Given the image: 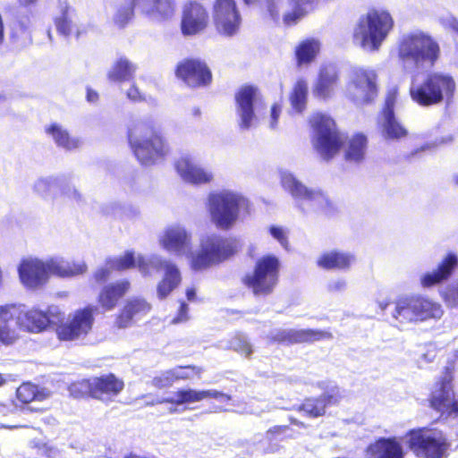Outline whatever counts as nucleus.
I'll list each match as a JSON object with an SVG mask.
<instances>
[{
	"label": "nucleus",
	"instance_id": "f257e3e1",
	"mask_svg": "<svg viewBox=\"0 0 458 458\" xmlns=\"http://www.w3.org/2000/svg\"><path fill=\"white\" fill-rule=\"evenodd\" d=\"M161 246L167 251L178 256L187 255L190 268L195 272H202L217 266L238 252L235 239L217 234H211L200 240L197 250L191 251V234L182 226L167 227L159 239Z\"/></svg>",
	"mask_w": 458,
	"mask_h": 458
},
{
	"label": "nucleus",
	"instance_id": "f03ea898",
	"mask_svg": "<svg viewBox=\"0 0 458 458\" xmlns=\"http://www.w3.org/2000/svg\"><path fill=\"white\" fill-rule=\"evenodd\" d=\"M456 83L449 73L431 72L421 81H412L409 95L413 103L419 106L430 107L445 103L450 105L454 100Z\"/></svg>",
	"mask_w": 458,
	"mask_h": 458
},
{
	"label": "nucleus",
	"instance_id": "7ed1b4c3",
	"mask_svg": "<svg viewBox=\"0 0 458 458\" xmlns=\"http://www.w3.org/2000/svg\"><path fill=\"white\" fill-rule=\"evenodd\" d=\"M127 137L133 154L142 165H153L168 152L161 130L153 122L142 121L133 124L128 130Z\"/></svg>",
	"mask_w": 458,
	"mask_h": 458
},
{
	"label": "nucleus",
	"instance_id": "20e7f679",
	"mask_svg": "<svg viewBox=\"0 0 458 458\" xmlns=\"http://www.w3.org/2000/svg\"><path fill=\"white\" fill-rule=\"evenodd\" d=\"M394 26V18L387 10L369 8L359 17L352 30V40L363 49L377 51Z\"/></svg>",
	"mask_w": 458,
	"mask_h": 458
},
{
	"label": "nucleus",
	"instance_id": "39448f33",
	"mask_svg": "<svg viewBox=\"0 0 458 458\" xmlns=\"http://www.w3.org/2000/svg\"><path fill=\"white\" fill-rule=\"evenodd\" d=\"M405 439L408 450L415 458H446L452 447L449 434L432 425L409 429Z\"/></svg>",
	"mask_w": 458,
	"mask_h": 458
},
{
	"label": "nucleus",
	"instance_id": "423d86ee",
	"mask_svg": "<svg viewBox=\"0 0 458 458\" xmlns=\"http://www.w3.org/2000/svg\"><path fill=\"white\" fill-rule=\"evenodd\" d=\"M439 55L438 43L422 31L408 33L403 36L397 44V57L403 66H418L424 62L433 65Z\"/></svg>",
	"mask_w": 458,
	"mask_h": 458
},
{
	"label": "nucleus",
	"instance_id": "0eeeda50",
	"mask_svg": "<svg viewBox=\"0 0 458 458\" xmlns=\"http://www.w3.org/2000/svg\"><path fill=\"white\" fill-rule=\"evenodd\" d=\"M281 263L273 254L259 258L251 273L242 278V283L255 296H267L273 293L279 282Z\"/></svg>",
	"mask_w": 458,
	"mask_h": 458
},
{
	"label": "nucleus",
	"instance_id": "6e6552de",
	"mask_svg": "<svg viewBox=\"0 0 458 458\" xmlns=\"http://www.w3.org/2000/svg\"><path fill=\"white\" fill-rule=\"evenodd\" d=\"M124 388V382L114 373L103 374L72 382L69 386L75 398H92L99 401H111Z\"/></svg>",
	"mask_w": 458,
	"mask_h": 458
},
{
	"label": "nucleus",
	"instance_id": "1a4fd4ad",
	"mask_svg": "<svg viewBox=\"0 0 458 458\" xmlns=\"http://www.w3.org/2000/svg\"><path fill=\"white\" fill-rule=\"evenodd\" d=\"M310 124L316 134L314 148L324 160L333 159L346 142L335 120L325 114L318 113L310 117Z\"/></svg>",
	"mask_w": 458,
	"mask_h": 458
},
{
	"label": "nucleus",
	"instance_id": "9d476101",
	"mask_svg": "<svg viewBox=\"0 0 458 458\" xmlns=\"http://www.w3.org/2000/svg\"><path fill=\"white\" fill-rule=\"evenodd\" d=\"M242 198L232 191L211 192L208 197V211L217 229L228 231L237 222Z\"/></svg>",
	"mask_w": 458,
	"mask_h": 458
},
{
	"label": "nucleus",
	"instance_id": "9b49d317",
	"mask_svg": "<svg viewBox=\"0 0 458 458\" xmlns=\"http://www.w3.org/2000/svg\"><path fill=\"white\" fill-rule=\"evenodd\" d=\"M98 307L89 304L75 310L69 318L56 326L55 332L61 341H75L90 334L95 323Z\"/></svg>",
	"mask_w": 458,
	"mask_h": 458
},
{
	"label": "nucleus",
	"instance_id": "f8f14e48",
	"mask_svg": "<svg viewBox=\"0 0 458 458\" xmlns=\"http://www.w3.org/2000/svg\"><path fill=\"white\" fill-rule=\"evenodd\" d=\"M174 74L186 87L196 89L208 88L213 83V72L208 63L199 57H186L178 62Z\"/></svg>",
	"mask_w": 458,
	"mask_h": 458
},
{
	"label": "nucleus",
	"instance_id": "ddd939ff",
	"mask_svg": "<svg viewBox=\"0 0 458 458\" xmlns=\"http://www.w3.org/2000/svg\"><path fill=\"white\" fill-rule=\"evenodd\" d=\"M377 81V75L374 71L362 68L354 70L348 83L350 98L360 105L370 104L378 95Z\"/></svg>",
	"mask_w": 458,
	"mask_h": 458
},
{
	"label": "nucleus",
	"instance_id": "4468645a",
	"mask_svg": "<svg viewBox=\"0 0 458 458\" xmlns=\"http://www.w3.org/2000/svg\"><path fill=\"white\" fill-rule=\"evenodd\" d=\"M212 16L214 26L220 35L233 37L238 33L242 16L234 0H215Z\"/></svg>",
	"mask_w": 458,
	"mask_h": 458
},
{
	"label": "nucleus",
	"instance_id": "2eb2a0df",
	"mask_svg": "<svg viewBox=\"0 0 458 458\" xmlns=\"http://www.w3.org/2000/svg\"><path fill=\"white\" fill-rule=\"evenodd\" d=\"M261 99L259 89L253 84L242 85L234 94L236 113L239 116V126L250 129L256 119L255 104Z\"/></svg>",
	"mask_w": 458,
	"mask_h": 458
},
{
	"label": "nucleus",
	"instance_id": "dca6fc26",
	"mask_svg": "<svg viewBox=\"0 0 458 458\" xmlns=\"http://www.w3.org/2000/svg\"><path fill=\"white\" fill-rule=\"evenodd\" d=\"M276 0H266L267 11L275 21L282 18L285 27H293L298 24L304 17L315 8L314 0H286V9L282 15L276 4Z\"/></svg>",
	"mask_w": 458,
	"mask_h": 458
},
{
	"label": "nucleus",
	"instance_id": "f3484780",
	"mask_svg": "<svg viewBox=\"0 0 458 458\" xmlns=\"http://www.w3.org/2000/svg\"><path fill=\"white\" fill-rule=\"evenodd\" d=\"M208 13L203 4L188 2L182 9L181 30L184 36H192L203 31L208 23Z\"/></svg>",
	"mask_w": 458,
	"mask_h": 458
},
{
	"label": "nucleus",
	"instance_id": "a211bd4d",
	"mask_svg": "<svg viewBox=\"0 0 458 458\" xmlns=\"http://www.w3.org/2000/svg\"><path fill=\"white\" fill-rule=\"evenodd\" d=\"M333 335L329 331L318 329H282L276 332L271 340L274 343L292 345L297 344H311L322 340L331 339Z\"/></svg>",
	"mask_w": 458,
	"mask_h": 458
},
{
	"label": "nucleus",
	"instance_id": "6ab92c4d",
	"mask_svg": "<svg viewBox=\"0 0 458 458\" xmlns=\"http://www.w3.org/2000/svg\"><path fill=\"white\" fill-rule=\"evenodd\" d=\"M131 282L128 279H121L106 284L99 290L97 296L98 310L111 311L114 310L131 290Z\"/></svg>",
	"mask_w": 458,
	"mask_h": 458
},
{
	"label": "nucleus",
	"instance_id": "aec40b11",
	"mask_svg": "<svg viewBox=\"0 0 458 458\" xmlns=\"http://www.w3.org/2000/svg\"><path fill=\"white\" fill-rule=\"evenodd\" d=\"M458 267V257L454 252H448L437 267L420 276V282L422 287L430 288L448 280Z\"/></svg>",
	"mask_w": 458,
	"mask_h": 458
},
{
	"label": "nucleus",
	"instance_id": "412c9836",
	"mask_svg": "<svg viewBox=\"0 0 458 458\" xmlns=\"http://www.w3.org/2000/svg\"><path fill=\"white\" fill-rule=\"evenodd\" d=\"M18 270L21 283L30 288H36L48 279L47 263L39 259L22 260Z\"/></svg>",
	"mask_w": 458,
	"mask_h": 458
},
{
	"label": "nucleus",
	"instance_id": "4be33fe9",
	"mask_svg": "<svg viewBox=\"0 0 458 458\" xmlns=\"http://www.w3.org/2000/svg\"><path fill=\"white\" fill-rule=\"evenodd\" d=\"M150 309V304L143 299H130L116 314L114 327L118 329L127 328L133 324L135 318L147 314Z\"/></svg>",
	"mask_w": 458,
	"mask_h": 458
},
{
	"label": "nucleus",
	"instance_id": "5701e85b",
	"mask_svg": "<svg viewBox=\"0 0 458 458\" xmlns=\"http://www.w3.org/2000/svg\"><path fill=\"white\" fill-rule=\"evenodd\" d=\"M175 168L185 181L194 184L208 183L212 181L211 173L198 166L190 157L184 156L177 159Z\"/></svg>",
	"mask_w": 458,
	"mask_h": 458
},
{
	"label": "nucleus",
	"instance_id": "b1692460",
	"mask_svg": "<svg viewBox=\"0 0 458 458\" xmlns=\"http://www.w3.org/2000/svg\"><path fill=\"white\" fill-rule=\"evenodd\" d=\"M355 261V256L339 250L324 251L316 261L324 270H348Z\"/></svg>",
	"mask_w": 458,
	"mask_h": 458
},
{
	"label": "nucleus",
	"instance_id": "393cba45",
	"mask_svg": "<svg viewBox=\"0 0 458 458\" xmlns=\"http://www.w3.org/2000/svg\"><path fill=\"white\" fill-rule=\"evenodd\" d=\"M213 398L221 403H228L232 400V396L228 394L217 390H200L194 389H180L175 393L174 400H167V403H175L177 405L200 402L204 399Z\"/></svg>",
	"mask_w": 458,
	"mask_h": 458
},
{
	"label": "nucleus",
	"instance_id": "a878e982",
	"mask_svg": "<svg viewBox=\"0 0 458 458\" xmlns=\"http://www.w3.org/2000/svg\"><path fill=\"white\" fill-rule=\"evenodd\" d=\"M449 390L437 389L428 398L429 406L445 417L458 416V401L454 400Z\"/></svg>",
	"mask_w": 458,
	"mask_h": 458
},
{
	"label": "nucleus",
	"instance_id": "bb28decb",
	"mask_svg": "<svg viewBox=\"0 0 458 458\" xmlns=\"http://www.w3.org/2000/svg\"><path fill=\"white\" fill-rule=\"evenodd\" d=\"M369 450L374 458H404L403 446L395 437H380Z\"/></svg>",
	"mask_w": 458,
	"mask_h": 458
},
{
	"label": "nucleus",
	"instance_id": "cd10ccee",
	"mask_svg": "<svg viewBox=\"0 0 458 458\" xmlns=\"http://www.w3.org/2000/svg\"><path fill=\"white\" fill-rule=\"evenodd\" d=\"M160 267L164 268L165 274L158 283L157 291L158 297H167L181 283V273L175 264L169 261H161Z\"/></svg>",
	"mask_w": 458,
	"mask_h": 458
},
{
	"label": "nucleus",
	"instance_id": "c85d7f7f",
	"mask_svg": "<svg viewBox=\"0 0 458 458\" xmlns=\"http://www.w3.org/2000/svg\"><path fill=\"white\" fill-rule=\"evenodd\" d=\"M368 138L362 132L353 134L346 142L344 157L346 162L359 164L365 160Z\"/></svg>",
	"mask_w": 458,
	"mask_h": 458
},
{
	"label": "nucleus",
	"instance_id": "c756f323",
	"mask_svg": "<svg viewBox=\"0 0 458 458\" xmlns=\"http://www.w3.org/2000/svg\"><path fill=\"white\" fill-rule=\"evenodd\" d=\"M282 183L284 190L297 199L315 201L325 199L324 194L321 191L308 189L293 175L284 177Z\"/></svg>",
	"mask_w": 458,
	"mask_h": 458
},
{
	"label": "nucleus",
	"instance_id": "7c9ffc66",
	"mask_svg": "<svg viewBox=\"0 0 458 458\" xmlns=\"http://www.w3.org/2000/svg\"><path fill=\"white\" fill-rule=\"evenodd\" d=\"M413 303L415 322L425 321L431 318H439L443 314L440 304L434 302L428 298L420 295H413Z\"/></svg>",
	"mask_w": 458,
	"mask_h": 458
},
{
	"label": "nucleus",
	"instance_id": "2f4dec72",
	"mask_svg": "<svg viewBox=\"0 0 458 458\" xmlns=\"http://www.w3.org/2000/svg\"><path fill=\"white\" fill-rule=\"evenodd\" d=\"M320 51V42L314 38H307L300 41L294 49V56L298 66L311 64Z\"/></svg>",
	"mask_w": 458,
	"mask_h": 458
},
{
	"label": "nucleus",
	"instance_id": "473e14b6",
	"mask_svg": "<svg viewBox=\"0 0 458 458\" xmlns=\"http://www.w3.org/2000/svg\"><path fill=\"white\" fill-rule=\"evenodd\" d=\"M48 276L50 274L60 277H71L83 274L87 270L84 263L64 260H50L47 263Z\"/></svg>",
	"mask_w": 458,
	"mask_h": 458
},
{
	"label": "nucleus",
	"instance_id": "72a5a7b5",
	"mask_svg": "<svg viewBox=\"0 0 458 458\" xmlns=\"http://www.w3.org/2000/svg\"><path fill=\"white\" fill-rule=\"evenodd\" d=\"M12 309L14 306H0V342L6 345L13 344L18 338L15 329L10 326V322L14 320Z\"/></svg>",
	"mask_w": 458,
	"mask_h": 458
},
{
	"label": "nucleus",
	"instance_id": "f704fd0d",
	"mask_svg": "<svg viewBox=\"0 0 458 458\" xmlns=\"http://www.w3.org/2000/svg\"><path fill=\"white\" fill-rule=\"evenodd\" d=\"M338 79L336 72L321 71L313 88L314 96L322 99L330 98L337 84Z\"/></svg>",
	"mask_w": 458,
	"mask_h": 458
},
{
	"label": "nucleus",
	"instance_id": "c9c22d12",
	"mask_svg": "<svg viewBox=\"0 0 458 458\" xmlns=\"http://www.w3.org/2000/svg\"><path fill=\"white\" fill-rule=\"evenodd\" d=\"M136 67L125 57H120L107 72V78L114 82L129 81L133 79Z\"/></svg>",
	"mask_w": 458,
	"mask_h": 458
},
{
	"label": "nucleus",
	"instance_id": "e433bc0d",
	"mask_svg": "<svg viewBox=\"0 0 458 458\" xmlns=\"http://www.w3.org/2000/svg\"><path fill=\"white\" fill-rule=\"evenodd\" d=\"M394 304V310L392 315L394 319L400 323L415 322L413 295L399 297Z\"/></svg>",
	"mask_w": 458,
	"mask_h": 458
},
{
	"label": "nucleus",
	"instance_id": "4c0bfd02",
	"mask_svg": "<svg viewBox=\"0 0 458 458\" xmlns=\"http://www.w3.org/2000/svg\"><path fill=\"white\" fill-rule=\"evenodd\" d=\"M140 0H120L113 17L114 23L123 29L134 18V11Z\"/></svg>",
	"mask_w": 458,
	"mask_h": 458
},
{
	"label": "nucleus",
	"instance_id": "58836bf2",
	"mask_svg": "<svg viewBox=\"0 0 458 458\" xmlns=\"http://www.w3.org/2000/svg\"><path fill=\"white\" fill-rule=\"evenodd\" d=\"M24 324L29 331L40 332L50 324L47 313L38 310H30L24 315Z\"/></svg>",
	"mask_w": 458,
	"mask_h": 458
},
{
	"label": "nucleus",
	"instance_id": "ea45409f",
	"mask_svg": "<svg viewBox=\"0 0 458 458\" xmlns=\"http://www.w3.org/2000/svg\"><path fill=\"white\" fill-rule=\"evenodd\" d=\"M46 132L53 137L59 147L71 150L79 146V140L72 138L66 130L56 123L50 124L46 129Z\"/></svg>",
	"mask_w": 458,
	"mask_h": 458
},
{
	"label": "nucleus",
	"instance_id": "a19ab883",
	"mask_svg": "<svg viewBox=\"0 0 458 458\" xmlns=\"http://www.w3.org/2000/svg\"><path fill=\"white\" fill-rule=\"evenodd\" d=\"M458 362V350L454 352L453 359L447 361L443 368L440 377L436 382L438 389L453 391V382L454 379L455 365Z\"/></svg>",
	"mask_w": 458,
	"mask_h": 458
},
{
	"label": "nucleus",
	"instance_id": "79ce46f5",
	"mask_svg": "<svg viewBox=\"0 0 458 458\" xmlns=\"http://www.w3.org/2000/svg\"><path fill=\"white\" fill-rule=\"evenodd\" d=\"M382 118L381 126L387 139L399 140L407 136L408 131L398 122L395 115H388Z\"/></svg>",
	"mask_w": 458,
	"mask_h": 458
},
{
	"label": "nucleus",
	"instance_id": "37998d69",
	"mask_svg": "<svg viewBox=\"0 0 458 458\" xmlns=\"http://www.w3.org/2000/svg\"><path fill=\"white\" fill-rule=\"evenodd\" d=\"M308 87L305 81H298L289 96L293 109L301 113L306 108Z\"/></svg>",
	"mask_w": 458,
	"mask_h": 458
},
{
	"label": "nucleus",
	"instance_id": "c03bdc74",
	"mask_svg": "<svg viewBox=\"0 0 458 458\" xmlns=\"http://www.w3.org/2000/svg\"><path fill=\"white\" fill-rule=\"evenodd\" d=\"M296 410L309 418H318L326 414L325 404L320 402L318 396L305 398Z\"/></svg>",
	"mask_w": 458,
	"mask_h": 458
},
{
	"label": "nucleus",
	"instance_id": "a18cd8bd",
	"mask_svg": "<svg viewBox=\"0 0 458 458\" xmlns=\"http://www.w3.org/2000/svg\"><path fill=\"white\" fill-rule=\"evenodd\" d=\"M106 264L114 271H124L136 267V257L133 251L127 250L123 255L110 259Z\"/></svg>",
	"mask_w": 458,
	"mask_h": 458
},
{
	"label": "nucleus",
	"instance_id": "49530a36",
	"mask_svg": "<svg viewBox=\"0 0 458 458\" xmlns=\"http://www.w3.org/2000/svg\"><path fill=\"white\" fill-rule=\"evenodd\" d=\"M174 381L200 378L204 369L196 365L176 366L172 369Z\"/></svg>",
	"mask_w": 458,
	"mask_h": 458
},
{
	"label": "nucleus",
	"instance_id": "de8ad7c7",
	"mask_svg": "<svg viewBox=\"0 0 458 458\" xmlns=\"http://www.w3.org/2000/svg\"><path fill=\"white\" fill-rule=\"evenodd\" d=\"M38 395V389L31 383H22L16 390V397L22 403H30Z\"/></svg>",
	"mask_w": 458,
	"mask_h": 458
},
{
	"label": "nucleus",
	"instance_id": "09e8293b",
	"mask_svg": "<svg viewBox=\"0 0 458 458\" xmlns=\"http://www.w3.org/2000/svg\"><path fill=\"white\" fill-rule=\"evenodd\" d=\"M398 98V89L393 88L389 89L386 95L383 108L380 112L382 117L394 115V106Z\"/></svg>",
	"mask_w": 458,
	"mask_h": 458
},
{
	"label": "nucleus",
	"instance_id": "8fccbe9b",
	"mask_svg": "<svg viewBox=\"0 0 458 458\" xmlns=\"http://www.w3.org/2000/svg\"><path fill=\"white\" fill-rule=\"evenodd\" d=\"M32 17L33 13L30 10L19 12L14 24L15 31L21 33L28 31L32 25Z\"/></svg>",
	"mask_w": 458,
	"mask_h": 458
},
{
	"label": "nucleus",
	"instance_id": "3c124183",
	"mask_svg": "<svg viewBox=\"0 0 458 458\" xmlns=\"http://www.w3.org/2000/svg\"><path fill=\"white\" fill-rule=\"evenodd\" d=\"M57 31L63 35H69L72 31V21L69 17V7L65 6L62 13L55 20Z\"/></svg>",
	"mask_w": 458,
	"mask_h": 458
},
{
	"label": "nucleus",
	"instance_id": "603ef678",
	"mask_svg": "<svg viewBox=\"0 0 458 458\" xmlns=\"http://www.w3.org/2000/svg\"><path fill=\"white\" fill-rule=\"evenodd\" d=\"M232 348L233 351L246 358L250 357L253 352L251 344L247 340L241 337L236 338L232 343Z\"/></svg>",
	"mask_w": 458,
	"mask_h": 458
},
{
	"label": "nucleus",
	"instance_id": "864d4df0",
	"mask_svg": "<svg viewBox=\"0 0 458 458\" xmlns=\"http://www.w3.org/2000/svg\"><path fill=\"white\" fill-rule=\"evenodd\" d=\"M174 382L175 381L172 369L163 372L159 376L155 377L152 380L153 385L158 388L171 386Z\"/></svg>",
	"mask_w": 458,
	"mask_h": 458
},
{
	"label": "nucleus",
	"instance_id": "5fc2aeb1",
	"mask_svg": "<svg viewBox=\"0 0 458 458\" xmlns=\"http://www.w3.org/2000/svg\"><path fill=\"white\" fill-rule=\"evenodd\" d=\"M108 267H101L96 269L93 273V280L98 284H106L110 276L111 273L114 271L111 269V267L107 265Z\"/></svg>",
	"mask_w": 458,
	"mask_h": 458
},
{
	"label": "nucleus",
	"instance_id": "6e6d98bb",
	"mask_svg": "<svg viewBox=\"0 0 458 458\" xmlns=\"http://www.w3.org/2000/svg\"><path fill=\"white\" fill-rule=\"evenodd\" d=\"M161 0H141L140 10L143 13L151 15L160 13Z\"/></svg>",
	"mask_w": 458,
	"mask_h": 458
},
{
	"label": "nucleus",
	"instance_id": "4d7b16f0",
	"mask_svg": "<svg viewBox=\"0 0 458 458\" xmlns=\"http://www.w3.org/2000/svg\"><path fill=\"white\" fill-rule=\"evenodd\" d=\"M189 319V306L184 301H180V305L175 316L172 319L173 324L186 322Z\"/></svg>",
	"mask_w": 458,
	"mask_h": 458
},
{
	"label": "nucleus",
	"instance_id": "13d9d810",
	"mask_svg": "<svg viewBox=\"0 0 458 458\" xmlns=\"http://www.w3.org/2000/svg\"><path fill=\"white\" fill-rule=\"evenodd\" d=\"M269 233L284 248L288 249V239L282 227L272 225L269 227Z\"/></svg>",
	"mask_w": 458,
	"mask_h": 458
},
{
	"label": "nucleus",
	"instance_id": "bf43d9fd",
	"mask_svg": "<svg viewBox=\"0 0 458 458\" xmlns=\"http://www.w3.org/2000/svg\"><path fill=\"white\" fill-rule=\"evenodd\" d=\"M153 267V264L143 256L136 257V267L139 268L143 276L150 275Z\"/></svg>",
	"mask_w": 458,
	"mask_h": 458
},
{
	"label": "nucleus",
	"instance_id": "052dcab7",
	"mask_svg": "<svg viewBox=\"0 0 458 458\" xmlns=\"http://www.w3.org/2000/svg\"><path fill=\"white\" fill-rule=\"evenodd\" d=\"M320 402L325 404V411L327 407L338 403L340 395L338 394L325 393L318 396Z\"/></svg>",
	"mask_w": 458,
	"mask_h": 458
},
{
	"label": "nucleus",
	"instance_id": "680f3d73",
	"mask_svg": "<svg viewBox=\"0 0 458 458\" xmlns=\"http://www.w3.org/2000/svg\"><path fill=\"white\" fill-rule=\"evenodd\" d=\"M282 113V105L279 103H274L271 106V118H270V126L272 128H276L278 123L279 116Z\"/></svg>",
	"mask_w": 458,
	"mask_h": 458
},
{
	"label": "nucleus",
	"instance_id": "e2e57ef3",
	"mask_svg": "<svg viewBox=\"0 0 458 458\" xmlns=\"http://www.w3.org/2000/svg\"><path fill=\"white\" fill-rule=\"evenodd\" d=\"M289 429L287 425H276L267 429V434L272 437L284 434Z\"/></svg>",
	"mask_w": 458,
	"mask_h": 458
},
{
	"label": "nucleus",
	"instance_id": "0e129e2a",
	"mask_svg": "<svg viewBox=\"0 0 458 458\" xmlns=\"http://www.w3.org/2000/svg\"><path fill=\"white\" fill-rule=\"evenodd\" d=\"M394 301H392L390 299L385 298L377 300V305L381 311H385L387 309V307L391 304H394Z\"/></svg>",
	"mask_w": 458,
	"mask_h": 458
},
{
	"label": "nucleus",
	"instance_id": "69168bd1",
	"mask_svg": "<svg viewBox=\"0 0 458 458\" xmlns=\"http://www.w3.org/2000/svg\"><path fill=\"white\" fill-rule=\"evenodd\" d=\"M446 27L458 34V19L451 17L446 21Z\"/></svg>",
	"mask_w": 458,
	"mask_h": 458
},
{
	"label": "nucleus",
	"instance_id": "338daca9",
	"mask_svg": "<svg viewBox=\"0 0 458 458\" xmlns=\"http://www.w3.org/2000/svg\"><path fill=\"white\" fill-rule=\"evenodd\" d=\"M186 297L187 300L190 301H195L196 299V290L194 287H189L186 289Z\"/></svg>",
	"mask_w": 458,
	"mask_h": 458
},
{
	"label": "nucleus",
	"instance_id": "774afa93",
	"mask_svg": "<svg viewBox=\"0 0 458 458\" xmlns=\"http://www.w3.org/2000/svg\"><path fill=\"white\" fill-rule=\"evenodd\" d=\"M98 98V94L91 89H88L87 90V99L90 102H94V101H97Z\"/></svg>",
	"mask_w": 458,
	"mask_h": 458
}]
</instances>
